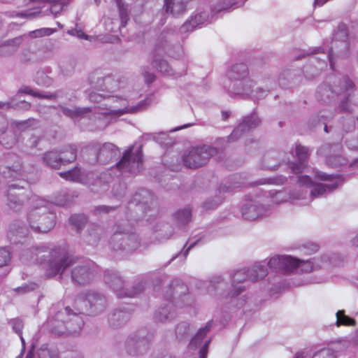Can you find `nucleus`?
Segmentation results:
<instances>
[{"label":"nucleus","mask_w":358,"mask_h":358,"mask_svg":"<svg viewBox=\"0 0 358 358\" xmlns=\"http://www.w3.org/2000/svg\"><path fill=\"white\" fill-rule=\"evenodd\" d=\"M7 122L5 117L0 115V134H3L6 129Z\"/></svg>","instance_id":"62"},{"label":"nucleus","mask_w":358,"mask_h":358,"mask_svg":"<svg viewBox=\"0 0 358 358\" xmlns=\"http://www.w3.org/2000/svg\"><path fill=\"white\" fill-rule=\"evenodd\" d=\"M20 260L25 264L38 262L48 278L62 274L66 268L76 263V259L69 256L64 250H49L44 245L23 249Z\"/></svg>","instance_id":"1"},{"label":"nucleus","mask_w":358,"mask_h":358,"mask_svg":"<svg viewBox=\"0 0 358 358\" xmlns=\"http://www.w3.org/2000/svg\"><path fill=\"white\" fill-rule=\"evenodd\" d=\"M99 231H100L99 229H92L90 232L89 237L87 241L89 244L94 245L97 242V241L100 238L99 237V234H100Z\"/></svg>","instance_id":"49"},{"label":"nucleus","mask_w":358,"mask_h":358,"mask_svg":"<svg viewBox=\"0 0 358 358\" xmlns=\"http://www.w3.org/2000/svg\"><path fill=\"white\" fill-rule=\"evenodd\" d=\"M114 105L108 108H99V113L104 115L119 117L126 113H134L144 110L151 103V99L147 98L136 106H129L126 99L122 98L113 99Z\"/></svg>","instance_id":"8"},{"label":"nucleus","mask_w":358,"mask_h":358,"mask_svg":"<svg viewBox=\"0 0 358 358\" xmlns=\"http://www.w3.org/2000/svg\"><path fill=\"white\" fill-rule=\"evenodd\" d=\"M142 164V153L140 149L133 152L131 149L127 150L121 160L117 164V167L122 171L131 173L138 172Z\"/></svg>","instance_id":"13"},{"label":"nucleus","mask_w":358,"mask_h":358,"mask_svg":"<svg viewBox=\"0 0 358 358\" xmlns=\"http://www.w3.org/2000/svg\"><path fill=\"white\" fill-rule=\"evenodd\" d=\"M129 319V315L121 310L115 311L110 318V322L113 325H121L125 323Z\"/></svg>","instance_id":"34"},{"label":"nucleus","mask_w":358,"mask_h":358,"mask_svg":"<svg viewBox=\"0 0 358 358\" xmlns=\"http://www.w3.org/2000/svg\"><path fill=\"white\" fill-rule=\"evenodd\" d=\"M222 283L223 280L221 277H215L210 282L209 289H215Z\"/></svg>","instance_id":"56"},{"label":"nucleus","mask_w":358,"mask_h":358,"mask_svg":"<svg viewBox=\"0 0 358 358\" xmlns=\"http://www.w3.org/2000/svg\"><path fill=\"white\" fill-rule=\"evenodd\" d=\"M62 111L68 117L76 118L88 113L90 109L89 108H74L73 109H69L65 107H62Z\"/></svg>","instance_id":"36"},{"label":"nucleus","mask_w":358,"mask_h":358,"mask_svg":"<svg viewBox=\"0 0 358 358\" xmlns=\"http://www.w3.org/2000/svg\"><path fill=\"white\" fill-rule=\"evenodd\" d=\"M40 13H41V12H29V11H26V12L17 13L16 14V16L22 17V18H29V19H31V18H34V17H37L38 15H39Z\"/></svg>","instance_id":"55"},{"label":"nucleus","mask_w":358,"mask_h":358,"mask_svg":"<svg viewBox=\"0 0 358 358\" xmlns=\"http://www.w3.org/2000/svg\"><path fill=\"white\" fill-rule=\"evenodd\" d=\"M113 248L115 250H125L132 251L139 245L138 237L132 234H123L116 231L113 236Z\"/></svg>","instance_id":"17"},{"label":"nucleus","mask_w":358,"mask_h":358,"mask_svg":"<svg viewBox=\"0 0 358 358\" xmlns=\"http://www.w3.org/2000/svg\"><path fill=\"white\" fill-rule=\"evenodd\" d=\"M305 253L311 255L312 253L316 252L319 250L318 245L315 243H307L303 246Z\"/></svg>","instance_id":"53"},{"label":"nucleus","mask_w":358,"mask_h":358,"mask_svg":"<svg viewBox=\"0 0 358 358\" xmlns=\"http://www.w3.org/2000/svg\"><path fill=\"white\" fill-rule=\"evenodd\" d=\"M50 203L36 195L30 199V208L27 213L29 228L36 233H48L55 224V215L49 211Z\"/></svg>","instance_id":"3"},{"label":"nucleus","mask_w":358,"mask_h":358,"mask_svg":"<svg viewBox=\"0 0 358 358\" xmlns=\"http://www.w3.org/2000/svg\"><path fill=\"white\" fill-rule=\"evenodd\" d=\"M10 259V252L6 248H0V267L7 264Z\"/></svg>","instance_id":"46"},{"label":"nucleus","mask_w":358,"mask_h":358,"mask_svg":"<svg viewBox=\"0 0 358 358\" xmlns=\"http://www.w3.org/2000/svg\"><path fill=\"white\" fill-rule=\"evenodd\" d=\"M58 174L61 178L68 181L83 182V173L77 166L66 171L59 172Z\"/></svg>","instance_id":"30"},{"label":"nucleus","mask_w":358,"mask_h":358,"mask_svg":"<svg viewBox=\"0 0 358 358\" xmlns=\"http://www.w3.org/2000/svg\"><path fill=\"white\" fill-rule=\"evenodd\" d=\"M270 159L269 156L265 157L264 159L263 169L268 170H275L277 167V164H270L268 162Z\"/></svg>","instance_id":"61"},{"label":"nucleus","mask_w":358,"mask_h":358,"mask_svg":"<svg viewBox=\"0 0 358 358\" xmlns=\"http://www.w3.org/2000/svg\"><path fill=\"white\" fill-rule=\"evenodd\" d=\"M222 201L221 198H217L215 201H206L203 203V207L206 210H212L221 203Z\"/></svg>","instance_id":"51"},{"label":"nucleus","mask_w":358,"mask_h":358,"mask_svg":"<svg viewBox=\"0 0 358 358\" xmlns=\"http://www.w3.org/2000/svg\"><path fill=\"white\" fill-rule=\"evenodd\" d=\"M12 325H13V329H14V331L20 335V339L22 341V345H24V338H22V321L19 320H13L12 322Z\"/></svg>","instance_id":"50"},{"label":"nucleus","mask_w":358,"mask_h":358,"mask_svg":"<svg viewBox=\"0 0 358 358\" xmlns=\"http://www.w3.org/2000/svg\"><path fill=\"white\" fill-rule=\"evenodd\" d=\"M23 231L22 227L17 228L15 224H13L10 226L8 236L10 239H13V236H21L24 234Z\"/></svg>","instance_id":"47"},{"label":"nucleus","mask_w":358,"mask_h":358,"mask_svg":"<svg viewBox=\"0 0 358 358\" xmlns=\"http://www.w3.org/2000/svg\"><path fill=\"white\" fill-rule=\"evenodd\" d=\"M344 83H345V88L346 91H348L349 90L352 89L354 86L353 83L349 79H345L344 80Z\"/></svg>","instance_id":"64"},{"label":"nucleus","mask_w":358,"mask_h":358,"mask_svg":"<svg viewBox=\"0 0 358 358\" xmlns=\"http://www.w3.org/2000/svg\"><path fill=\"white\" fill-rule=\"evenodd\" d=\"M77 156V148L75 145L64 146L57 153L55 151L47 152L43 157L44 163L52 168L59 169L62 164H69L74 162Z\"/></svg>","instance_id":"10"},{"label":"nucleus","mask_w":358,"mask_h":358,"mask_svg":"<svg viewBox=\"0 0 358 358\" xmlns=\"http://www.w3.org/2000/svg\"><path fill=\"white\" fill-rule=\"evenodd\" d=\"M296 155L298 159L299 160L300 164H293L292 166V170L293 173H298L301 172L306 166L304 162L309 155L308 149L298 145L296 146Z\"/></svg>","instance_id":"26"},{"label":"nucleus","mask_w":358,"mask_h":358,"mask_svg":"<svg viewBox=\"0 0 358 358\" xmlns=\"http://www.w3.org/2000/svg\"><path fill=\"white\" fill-rule=\"evenodd\" d=\"M29 192L25 190L23 186L13 184L8 187L7 191L6 204L13 211H20L22 208L24 202L27 199L30 201L31 196L29 197Z\"/></svg>","instance_id":"11"},{"label":"nucleus","mask_w":358,"mask_h":358,"mask_svg":"<svg viewBox=\"0 0 358 358\" xmlns=\"http://www.w3.org/2000/svg\"><path fill=\"white\" fill-rule=\"evenodd\" d=\"M36 83L38 85L49 87L52 83V79L47 76L46 73L43 71H39L36 74Z\"/></svg>","instance_id":"38"},{"label":"nucleus","mask_w":358,"mask_h":358,"mask_svg":"<svg viewBox=\"0 0 358 358\" xmlns=\"http://www.w3.org/2000/svg\"><path fill=\"white\" fill-rule=\"evenodd\" d=\"M213 326V322L209 321L205 327L200 328L196 335L192 338L189 344V348L196 350L200 348L199 358H206L208 346L211 341L210 338L206 339L203 341L206 334L210 331Z\"/></svg>","instance_id":"14"},{"label":"nucleus","mask_w":358,"mask_h":358,"mask_svg":"<svg viewBox=\"0 0 358 358\" xmlns=\"http://www.w3.org/2000/svg\"><path fill=\"white\" fill-rule=\"evenodd\" d=\"M269 194L271 195V201L274 203L279 204L287 200V196L284 192L271 191Z\"/></svg>","instance_id":"41"},{"label":"nucleus","mask_w":358,"mask_h":358,"mask_svg":"<svg viewBox=\"0 0 358 358\" xmlns=\"http://www.w3.org/2000/svg\"><path fill=\"white\" fill-rule=\"evenodd\" d=\"M31 107V104L25 101L20 102H15L14 99H12L10 101L2 102L0 101V108H15L20 110H29Z\"/></svg>","instance_id":"32"},{"label":"nucleus","mask_w":358,"mask_h":358,"mask_svg":"<svg viewBox=\"0 0 358 358\" xmlns=\"http://www.w3.org/2000/svg\"><path fill=\"white\" fill-rule=\"evenodd\" d=\"M105 282L107 283L116 293V295L119 298L124 296L134 297L138 293H140L143 288L135 289L134 291L124 292L122 288L124 285L123 280L116 273H110L105 275Z\"/></svg>","instance_id":"18"},{"label":"nucleus","mask_w":358,"mask_h":358,"mask_svg":"<svg viewBox=\"0 0 358 358\" xmlns=\"http://www.w3.org/2000/svg\"><path fill=\"white\" fill-rule=\"evenodd\" d=\"M307 194V190H305L304 189H299L292 192L290 194L289 199L292 200V203H294V201L297 200H304L306 199L305 195Z\"/></svg>","instance_id":"44"},{"label":"nucleus","mask_w":358,"mask_h":358,"mask_svg":"<svg viewBox=\"0 0 358 358\" xmlns=\"http://www.w3.org/2000/svg\"><path fill=\"white\" fill-rule=\"evenodd\" d=\"M70 201V196L66 192H62L55 198L54 203L58 206H66Z\"/></svg>","instance_id":"45"},{"label":"nucleus","mask_w":358,"mask_h":358,"mask_svg":"<svg viewBox=\"0 0 358 358\" xmlns=\"http://www.w3.org/2000/svg\"><path fill=\"white\" fill-rule=\"evenodd\" d=\"M113 209V207L107 206H99L94 208V213L97 215L101 213H108Z\"/></svg>","instance_id":"58"},{"label":"nucleus","mask_w":358,"mask_h":358,"mask_svg":"<svg viewBox=\"0 0 358 358\" xmlns=\"http://www.w3.org/2000/svg\"><path fill=\"white\" fill-rule=\"evenodd\" d=\"M97 86L100 91L107 92L108 94L117 90V83L110 77H106L98 80Z\"/></svg>","instance_id":"29"},{"label":"nucleus","mask_w":358,"mask_h":358,"mask_svg":"<svg viewBox=\"0 0 358 358\" xmlns=\"http://www.w3.org/2000/svg\"><path fill=\"white\" fill-rule=\"evenodd\" d=\"M267 273L266 268L260 264L255 265L252 268L248 270L243 268L236 271L231 278V296H237L244 290L245 287L238 285V284L244 282L247 280L252 282L257 281L266 277Z\"/></svg>","instance_id":"7"},{"label":"nucleus","mask_w":358,"mask_h":358,"mask_svg":"<svg viewBox=\"0 0 358 358\" xmlns=\"http://www.w3.org/2000/svg\"><path fill=\"white\" fill-rule=\"evenodd\" d=\"M17 93L30 94L33 96L38 97L40 99H54L57 97V95L55 94H41L38 92L34 91L27 86H23L21 88H20Z\"/></svg>","instance_id":"35"},{"label":"nucleus","mask_w":358,"mask_h":358,"mask_svg":"<svg viewBox=\"0 0 358 358\" xmlns=\"http://www.w3.org/2000/svg\"><path fill=\"white\" fill-rule=\"evenodd\" d=\"M177 41L178 36L172 30H164L159 35L152 57L151 64L152 67H165L169 65L160 52H169L173 48V44Z\"/></svg>","instance_id":"6"},{"label":"nucleus","mask_w":358,"mask_h":358,"mask_svg":"<svg viewBox=\"0 0 358 358\" xmlns=\"http://www.w3.org/2000/svg\"><path fill=\"white\" fill-rule=\"evenodd\" d=\"M216 152V149L209 145L195 147L182 157V160L187 167L196 169L205 165Z\"/></svg>","instance_id":"9"},{"label":"nucleus","mask_w":358,"mask_h":358,"mask_svg":"<svg viewBox=\"0 0 358 358\" xmlns=\"http://www.w3.org/2000/svg\"><path fill=\"white\" fill-rule=\"evenodd\" d=\"M210 22L208 11H196L192 14L180 27V32L182 34L194 31L202 25Z\"/></svg>","instance_id":"16"},{"label":"nucleus","mask_w":358,"mask_h":358,"mask_svg":"<svg viewBox=\"0 0 358 358\" xmlns=\"http://www.w3.org/2000/svg\"><path fill=\"white\" fill-rule=\"evenodd\" d=\"M175 216L178 223L181 224H186L191 220V209L189 208H185L184 209L179 210L176 213Z\"/></svg>","instance_id":"37"},{"label":"nucleus","mask_w":358,"mask_h":358,"mask_svg":"<svg viewBox=\"0 0 358 358\" xmlns=\"http://www.w3.org/2000/svg\"><path fill=\"white\" fill-rule=\"evenodd\" d=\"M325 43L322 46L315 47L310 49L307 55L313 54L316 55L322 53V57H317L312 56L310 61L313 65V62L319 60V65H327L329 63V67H334L336 64L337 59H345L348 57L350 48L348 43V27L344 24H341L334 34V38L331 41V45L328 49V53H324Z\"/></svg>","instance_id":"2"},{"label":"nucleus","mask_w":358,"mask_h":358,"mask_svg":"<svg viewBox=\"0 0 358 358\" xmlns=\"http://www.w3.org/2000/svg\"><path fill=\"white\" fill-rule=\"evenodd\" d=\"M246 0H222L217 3H212V11L220 13L222 10L234 9L243 6Z\"/></svg>","instance_id":"25"},{"label":"nucleus","mask_w":358,"mask_h":358,"mask_svg":"<svg viewBox=\"0 0 358 358\" xmlns=\"http://www.w3.org/2000/svg\"><path fill=\"white\" fill-rule=\"evenodd\" d=\"M312 358H336V355L331 349L323 348L316 352Z\"/></svg>","instance_id":"43"},{"label":"nucleus","mask_w":358,"mask_h":358,"mask_svg":"<svg viewBox=\"0 0 358 358\" xmlns=\"http://www.w3.org/2000/svg\"><path fill=\"white\" fill-rule=\"evenodd\" d=\"M190 327L186 322H181L178 324L176 328V334L179 339H183L189 334Z\"/></svg>","instance_id":"39"},{"label":"nucleus","mask_w":358,"mask_h":358,"mask_svg":"<svg viewBox=\"0 0 358 358\" xmlns=\"http://www.w3.org/2000/svg\"><path fill=\"white\" fill-rule=\"evenodd\" d=\"M83 313V310H78V313H75V317L73 319V322L76 323L78 325V328H73L72 327L69 326L67 328L70 329L72 332H78L81 329L82 326L83 325V320L77 316V315L81 314Z\"/></svg>","instance_id":"48"},{"label":"nucleus","mask_w":358,"mask_h":358,"mask_svg":"<svg viewBox=\"0 0 358 358\" xmlns=\"http://www.w3.org/2000/svg\"><path fill=\"white\" fill-rule=\"evenodd\" d=\"M260 123L259 118L255 114L245 117L241 123L228 137L229 141H235L242 134L248 131L251 129L257 127Z\"/></svg>","instance_id":"20"},{"label":"nucleus","mask_w":358,"mask_h":358,"mask_svg":"<svg viewBox=\"0 0 358 358\" xmlns=\"http://www.w3.org/2000/svg\"><path fill=\"white\" fill-rule=\"evenodd\" d=\"M267 209L255 201L245 203L241 208V214L244 219L254 220L265 215Z\"/></svg>","instance_id":"21"},{"label":"nucleus","mask_w":358,"mask_h":358,"mask_svg":"<svg viewBox=\"0 0 358 358\" xmlns=\"http://www.w3.org/2000/svg\"><path fill=\"white\" fill-rule=\"evenodd\" d=\"M343 160V159L339 156L329 157L327 159V162L330 166H338L342 164Z\"/></svg>","instance_id":"54"},{"label":"nucleus","mask_w":358,"mask_h":358,"mask_svg":"<svg viewBox=\"0 0 358 358\" xmlns=\"http://www.w3.org/2000/svg\"><path fill=\"white\" fill-rule=\"evenodd\" d=\"M315 177L326 183L314 184L311 178L308 176H299L298 180L300 185L308 186L311 188L310 196L313 198L323 196L327 193L334 191L343 182L341 177L338 175H327L324 173L317 171Z\"/></svg>","instance_id":"5"},{"label":"nucleus","mask_w":358,"mask_h":358,"mask_svg":"<svg viewBox=\"0 0 358 358\" xmlns=\"http://www.w3.org/2000/svg\"><path fill=\"white\" fill-rule=\"evenodd\" d=\"M106 96H110L108 94H99L96 92H92L89 95V99L92 102H100Z\"/></svg>","instance_id":"52"},{"label":"nucleus","mask_w":358,"mask_h":358,"mask_svg":"<svg viewBox=\"0 0 358 358\" xmlns=\"http://www.w3.org/2000/svg\"><path fill=\"white\" fill-rule=\"evenodd\" d=\"M296 261V264H294L292 266L291 273H307L314 271L322 266L331 259L328 256H324L320 259L313 258L309 260H302L296 257H294Z\"/></svg>","instance_id":"15"},{"label":"nucleus","mask_w":358,"mask_h":358,"mask_svg":"<svg viewBox=\"0 0 358 358\" xmlns=\"http://www.w3.org/2000/svg\"><path fill=\"white\" fill-rule=\"evenodd\" d=\"M118 152L117 148L113 143H104L97 153V159L101 163H107L115 157Z\"/></svg>","instance_id":"24"},{"label":"nucleus","mask_w":358,"mask_h":358,"mask_svg":"<svg viewBox=\"0 0 358 358\" xmlns=\"http://www.w3.org/2000/svg\"><path fill=\"white\" fill-rule=\"evenodd\" d=\"M116 4L119 11V17L121 21L120 27H124L127 25L129 20V11L128 10V5L126 4L123 0H115Z\"/></svg>","instance_id":"31"},{"label":"nucleus","mask_w":358,"mask_h":358,"mask_svg":"<svg viewBox=\"0 0 358 358\" xmlns=\"http://www.w3.org/2000/svg\"><path fill=\"white\" fill-rule=\"evenodd\" d=\"M149 348V343L145 339H141L134 343V341L130 340L127 343V350L129 354L132 355H143L145 353Z\"/></svg>","instance_id":"28"},{"label":"nucleus","mask_w":358,"mask_h":358,"mask_svg":"<svg viewBox=\"0 0 358 358\" xmlns=\"http://www.w3.org/2000/svg\"><path fill=\"white\" fill-rule=\"evenodd\" d=\"M55 32V29L50 28H41L38 29H36L34 31H31L29 32V36L31 38H38L42 37L44 36H50Z\"/></svg>","instance_id":"42"},{"label":"nucleus","mask_w":358,"mask_h":358,"mask_svg":"<svg viewBox=\"0 0 358 358\" xmlns=\"http://www.w3.org/2000/svg\"><path fill=\"white\" fill-rule=\"evenodd\" d=\"M144 78L147 83H152L155 80V76L152 73L145 72L144 73Z\"/></svg>","instance_id":"63"},{"label":"nucleus","mask_w":358,"mask_h":358,"mask_svg":"<svg viewBox=\"0 0 358 358\" xmlns=\"http://www.w3.org/2000/svg\"><path fill=\"white\" fill-rule=\"evenodd\" d=\"M23 36L10 39L0 45V56L7 57L15 53L22 43Z\"/></svg>","instance_id":"23"},{"label":"nucleus","mask_w":358,"mask_h":358,"mask_svg":"<svg viewBox=\"0 0 358 358\" xmlns=\"http://www.w3.org/2000/svg\"><path fill=\"white\" fill-rule=\"evenodd\" d=\"M85 300L92 309V312L99 313L102 312L106 305L105 297L96 291H89L85 294Z\"/></svg>","instance_id":"22"},{"label":"nucleus","mask_w":358,"mask_h":358,"mask_svg":"<svg viewBox=\"0 0 358 358\" xmlns=\"http://www.w3.org/2000/svg\"><path fill=\"white\" fill-rule=\"evenodd\" d=\"M10 160L13 161L14 164H10L8 162L7 166L8 173L9 174V176L13 178L25 177L20 158L16 155H10Z\"/></svg>","instance_id":"27"},{"label":"nucleus","mask_w":358,"mask_h":358,"mask_svg":"<svg viewBox=\"0 0 358 358\" xmlns=\"http://www.w3.org/2000/svg\"><path fill=\"white\" fill-rule=\"evenodd\" d=\"M39 358H58L56 355H51L50 352L47 349H40L38 352Z\"/></svg>","instance_id":"57"},{"label":"nucleus","mask_w":358,"mask_h":358,"mask_svg":"<svg viewBox=\"0 0 358 358\" xmlns=\"http://www.w3.org/2000/svg\"><path fill=\"white\" fill-rule=\"evenodd\" d=\"M171 295L176 301L167 299V302L162 306L155 313V318L159 322H164L166 320L172 319L176 315V306L182 307L183 301H189V297L187 295V287L179 280H173L170 285Z\"/></svg>","instance_id":"4"},{"label":"nucleus","mask_w":358,"mask_h":358,"mask_svg":"<svg viewBox=\"0 0 358 358\" xmlns=\"http://www.w3.org/2000/svg\"><path fill=\"white\" fill-rule=\"evenodd\" d=\"M336 324L337 327H340L341 325L344 326H355L356 324L355 320L353 318H351L347 316L345 314V311L343 310H338L336 314Z\"/></svg>","instance_id":"33"},{"label":"nucleus","mask_w":358,"mask_h":358,"mask_svg":"<svg viewBox=\"0 0 358 358\" xmlns=\"http://www.w3.org/2000/svg\"><path fill=\"white\" fill-rule=\"evenodd\" d=\"M69 220L78 229H80L86 224L87 217L85 215H73L70 217Z\"/></svg>","instance_id":"40"},{"label":"nucleus","mask_w":358,"mask_h":358,"mask_svg":"<svg viewBox=\"0 0 358 358\" xmlns=\"http://www.w3.org/2000/svg\"><path fill=\"white\" fill-rule=\"evenodd\" d=\"M71 309L69 307H66L64 311H60L56 315V320L58 321H61L62 322H64L63 317L65 315L69 316L71 315Z\"/></svg>","instance_id":"59"},{"label":"nucleus","mask_w":358,"mask_h":358,"mask_svg":"<svg viewBox=\"0 0 358 358\" xmlns=\"http://www.w3.org/2000/svg\"><path fill=\"white\" fill-rule=\"evenodd\" d=\"M37 287V285L36 283H30L29 285H25L22 287H18L17 291H22V292H27L31 290H34Z\"/></svg>","instance_id":"60"},{"label":"nucleus","mask_w":358,"mask_h":358,"mask_svg":"<svg viewBox=\"0 0 358 358\" xmlns=\"http://www.w3.org/2000/svg\"><path fill=\"white\" fill-rule=\"evenodd\" d=\"M294 264H296V261L292 256L276 255L270 259L268 266L276 272L291 273L292 266Z\"/></svg>","instance_id":"19"},{"label":"nucleus","mask_w":358,"mask_h":358,"mask_svg":"<svg viewBox=\"0 0 358 358\" xmlns=\"http://www.w3.org/2000/svg\"><path fill=\"white\" fill-rule=\"evenodd\" d=\"M94 263L90 260H84L73 267L71 278L74 282L85 285L93 280Z\"/></svg>","instance_id":"12"}]
</instances>
